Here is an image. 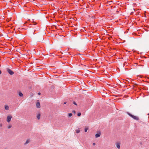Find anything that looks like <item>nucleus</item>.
<instances>
[{
	"mask_svg": "<svg viewBox=\"0 0 149 149\" xmlns=\"http://www.w3.org/2000/svg\"><path fill=\"white\" fill-rule=\"evenodd\" d=\"M72 112H73V113H74V114H75V113H76L75 111H74V110L73 111H72Z\"/></svg>",
	"mask_w": 149,
	"mask_h": 149,
	"instance_id": "6ab92c4d",
	"label": "nucleus"
},
{
	"mask_svg": "<svg viewBox=\"0 0 149 149\" xmlns=\"http://www.w3.org/2000/svg\"><path fill=\"white\" fill-rule=\"evenodd\" d=\"M36 107L38 108H40V103L39 102H37L36 104Z\"/></svg>",
	"mask_w": 149,
	"mask_h": 149,
	"instance_id": "6e6552de",
	"label": "nucleus"
},
{
	"mask_svg": "<svg viewBox=\"0 0 149 149\" xmlns=\"http://www.w3.org/2000/svg\"><path fill=\"white\" fill-rule=\"evenodd\" d=\"M93 146H94L95 145V143H93Z\"/></svg>",
	"mask_w": 149,
	"mask_h": 149,
	"instance_id": "aec40b11",
	"label": "nucleus"
},
{
	"mask_svg": "<svg viewBox=\"0 0 149 149\" xmlns=\"http://www.w3.org/2000/svg\"><path fill=\"white\" fill-rule=\"evenodd\" d=\"M5 109L6 110H8L9 109V107L7 105H5Z\"/></svg>",
	"mask_w": 149,
	"mask_h": 149,
	"instance_id": "9d476101",
	"label": "nucleus"
},
{
	"mask_svg": "<svg viewBox=\"0 0 149 149\" xmlns=\"http://www.w3.org/2000/svg\"><path fill=\"white\" fill-rule=\"evenodd\" d=\"M127 114L129 115L130 116L133 118L134 119L136 120H138L139 119V118L136 116H134L133 115L131 114L128 113Z\"/></svg>",
	"mask_w": 149,
	"mask_h": 149,
	"instance_id": "f03ea898",
	"label": "nucleus"
},
{
	"mask_svg": "<svg viewBox=\"0 0 149 149\" xmlns=\"http://www.w3.org/2000/svg\"><path fill=\"white\" fill-rule=\"evenodd\" d=\"M1 74V71L0 70V74Z\"/></svg>",
	"mask_w": 149,
	"mask_h": 149,
	"instance_id": "4be33fe9",
	"label": "nucleus"
},
{
	"mask_svg": "<svg viewBox=\"0 0 149 149\" xmlns=\"http://www.w3.org/2000/svg\"><path fill=\"white\" fill-rule=\"evenodd\" d=\"M30 140L29 139H27L26 142H25V143H24V145H26L27 144H28V143H30Z\"/></svg>",
	"mask_w": 149,
	"mask_h": 149,
	"instance_id": "0eeeda50",
	"label": "nucleus"
},
{
	"mask_svg": "<svg viewBox=\"0 0 149 149\" xmlns=\"http://www.w3.org/2000/svg\"><path fill=\"white\" fill-rule=\"evenodd\" d=\"M120 143L119 142H117L116 143V146L118 149H119L120 148Z\"/></svg>",
	"mask_w": 149,
	"mask_h": 149,
	"instance_id": "423d86ee",
	"label": "nucleus"
},
{
	"mask_svg": "<svg viewBox=\"0 0 149 149\" xmlns=\"http://www.w3.org/2000/svg\"><path fill=\"white\" fill-rule=\"evenodd\" d=\"M6 70L8 73L11 75H13L14 74V72L8 68H6Z\"/></svg>",
	"mask_w": 149,
	"mask_h": 149,
	"instance_id": "20e7f679",
	"label": "nucleus"
},
{
	"mask_svg": "<svg viewBox=\"0 0 149 149\" xmlns=\"http://www.w3.org/2000/svg\"><path fill=\"white\" fill-rule=\"evenodd\" d=\"M12 127V125L10 124H8L7 126V128L8 129H10Z\"/></svg>",
	"mask_w": 149,
	"mask_h": 149,
	"instance_id": "1a4fd4ad",
	"label": "nucleus"
},
{
	"mask_svg": "<svg viewBox=\"0 0 149 149\" xmlns=\"http://www.w3.org/2000/svg\"><path fill=\"white\" fill-rule=\"evenodd\" d=\"M72 115V113H69L68 114V116L69 117H71Z\"/></svg>",
	"mask_w": 149,
	"mask_h": 149,
	"instance_id": "4468645a",
	"label": "nucleus"
},
{
	"mask_svg": "<svg viewBox=\"0 0 149 149\" xmlns=\"http://www.w3.org/2000/svg\"><path fill=\"white\" fill-rule=\"evenodd\" d=\"M73 103L75 104V105H77V104L75 102H73Z\"/></svg>",
	"mask_w": 149,
	"mask_h": 149,
	"instance_id": "a211bd4d",
	"label": "nucleus"
},
{
	"mask_svg": "<svg viewBox=\"0 0 149 149\" xmlns=\"http://www.w3.org/2000/svg\"><path fill=\"white\" fill-rule=\"evenodd\" d=\"M38 94L39 95H40V93H38Z\"/></svg>",
	"mask_w": 149,
	"mask_h": 149,
	"instance_id": "412c9836",
	"label": "nucleus"
},
{
	"mask_svg": "<svg viewBox=\"0 0 149 149\" xmlns=\"http://www.w3.org/2000/svg\"><path fill=\"white\" fill-rule=\"evenodd\" d=\"M13 118V116L9 114L7 116L6 121L8 123L10 122L11 119Z\"/></svg>",
	"mask_w": 149,
	"mask_h": 149,
	"instance_id": "f257e3e1",
	"label": "nucleus"
},
{
	"mask_svg": "<svg viewBox=\"0 0 149 149\" xmlns=\"http://www.w3.org/2000/svg\"><path fill=\"white\" fill-rule=\"evenodd\" d=\"M76 131L77 133H79L80 132V130L79 129H78L76 130Z\"/></svg>",
	"mask_w": 149,
	"mask_h": 149,
	"instance_id": "ddd939ff",
	"label": "nucleus"
},
{
	"mask_svg": "<svg viewBox=\"0 0 149 149\" xmlns=\"http://www.w3.org/2000/svg\"><path fill=\"white\" fill-rule=\"evenodd\" d=\"M81 113L79 112V113L78 114H77V116H81Z\"/></svg>",
	"mask_w": 149,
	"mask_h": 149,
	"instance_id": "2eb2a0df",
	"label": "nucleus"
},
{
	"mask_svg": "<svg viewBox=\"0 0 149 149\" xmlns=\"http://www.w3.org/2000/svg\"><path fill=\"white\" fill-rule=\"evenodd\" d=\"M3 126V124L2 123H0V127H1Z\"/></svg>",
	"mask_w": 149,
	"mask_h": 149,
	"instance_id": "dca6fc26",
	"label": "nucleus"
},
{
	"mask_svg": "<svg viewBox=\"0 0 149 149\" xmlns=\"http://www.w3.org/2000/svg\"><path fill=\"white\" fill-rule=\"evenodd\" d=\"M18 94H19V96L20 97H22L23 96V95L22 94V93L20 92Z\"/></svg>",
	"mask_w": 149,
	"mask_h": 149,
	"instance_id": "f8f14e48",
	"label": "nucleus"
},
{
	"mask_svg": "<svg viewBox=\"0 0 149 149\" xmlns=\"http://www.w3.org/2000/svg\"><path fill=\"white\" fill-rule=\"evenodd\" d=\"M101 134V133L99 131L97 132V133L95 135V136L96 138H98L100 137V135Z\"/></svg>",
	"mask_w": 149,
	"mask_h": 149,
	"instance_id": "39448f33",
	"label": "nucleus"
},
{
	"mask_svg": "<svg viewBox=\"0 0 149 149\" xmlns=\"http://www.w3.org/2000/svg\"><path fill=\"white\" fill-rule=\"evenodd\" d=\"M40 113H38L37 116V118L38 120L40 119Z\"/></svg>",
	"mask_w": 149,
	"mask_h": 149,
	"instance_id": "9b49d317",
	"label": "nucleus"
},
{
	"mask_svg": "<svg viewBox=\"0 0 149 149\" xmlns=\"http://www.w3.org/2000/svg\"><path fill=\"white\" fill-rule=\"evenodd\" d=\"M88 130V128H85V132H86Z\"/></svg>",
	"mask_w": 149,
	"mask_h": 149,
	"instance_id": "f3484780",
	"label": "nucleus"
},
{
	"mask_svg": "<svg viewBox=\"0 0 149 149\" xmlns=\"http://www.w3.org/2000/svg\"><path fill=\"white\" fill-rule=\"evenodd\" d=\"M64 104H65L66 103V102H64Z\"/></svg>",
	"mask_w": 149,
	"mask_h": 149,
	"instance_id": "5701e85b",
	"label": "nucleus"
},
{
	"mask_svg": "<svg viewBox=\"0 0 149 149\" xmlns=\"http://www.w3.org/2000/svg\"><path fill=\"white\" fill-rule=\"evenodd\" d=\"M44 40V38L42 35L38 36L37 37V40L39 41H42Z\"/></svg>",
	"mask_w": 149,
	"mask_h": 149,
	"instance_id": "7ed1b4c3",
	"label": "nucleus"
}]
</instances>
